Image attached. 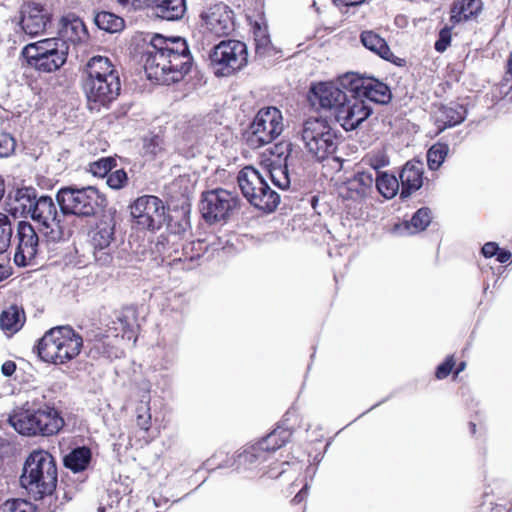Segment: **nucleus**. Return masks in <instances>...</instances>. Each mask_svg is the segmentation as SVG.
<instances>
[{"label":"nucleus","mask_w":512,"mask_h":512,"mask_svg":"<svg viewBox=\"0 0 512 512\" xmlns=\"http://www.w3.org/2000/svg\"><path fill=\"white\" fill-rule=\"evenodd\" d=\"M310 93V101L313 105L318 103L320 108L333 110L336 115L350 91L341 85L340 77L338 84L333 82L319 83L311 87Z\"/></svg>","instance_id":"22"},{"label":"nucleus","mask_w":512,"mask_h":512,"mask_svg":"<svg viewBox=\"0 0 512 512\" xmlns=\"http://www.w3.org/2000/svg\"><path fill=\"white\" fill-rule=\"evenodd\" d=\"M57 466L53 456L44 450L33 451L26 459L20 482L38 498L51 495L57 485Z\"/></svg>","instance_id":"3"},{"label":"nucleus","mask_w":512,"mask_h":512,"mask_svg":"<svg viewBox=\"0 0 512 512\" xmlns=\"http://www.w3.org/2000/svg\"><path fill=\"white\" fill-rule=\"evenodd\" d=\"M114 240L115 220L112 216H104L92 230L90 239L93 256L98 264L108 265L112 262Z\"/></svg>","instance_id":"19"},{"label":"nucleus","mask_w":512,"mask_h":512,"mask_svg":"<svg viewBox=\"0 0 512 512\" xmlns=\"http://www.w3.org/2000/svg\"><path fill=\"white\" fill-rule=\"evenodd\" d=\"M106 327L107 334L96 335L90 353L106 358H117L119 357V351L116 346L119 342V336L128 340L134 338V341H136L135 331L138 327L136 309L125 307L114 312L106 323Z\"/></svg>","instance_id":"5"},{"label":"nucleus","mask_w":512,"mask_h":512,"mask_svg":"<svg viewBox=\"0 0 512 512\" xmlns=\"http://www.w3.org/2000/svg\"><path fill=\"white\" fill-rule=\"evenodd\" d=\"M268 174L275 186L283 190L289 188L291 180L286 163L283 165L273 164Z\"/></svg>","instance_id":"38"},{"label":"nucleus","mask_w":512,"mask_h":512,"mask_svg":"<svg viewBox=\"0 0 512 512\" xmlns=\"http://www.w3.org/2000/svg\"><path fill=\"white\" fill-rule=\"evenodd\" d=\"M496 257H497L498 262L506 263L511 259L512 254L507 250H503V249L499 248Z\"/></svg>","instance_id":"55"},{"label":"nucleus","mask_w":512,"mask_h":512,"mask_svg":"<svg viewBox=\"0 0 512 512\" xmlns=\"http://www.w3.org/2000/svg\"><path fill=\"white\" fill-rule=\"evenodd\" d=\"M17 246L14 262L18 266H27L35 258L39 247V237L33 225L27 221H20L17 226Z\"/></svg>","instance_id":"23"},{"label":"nucleus","mask_w":512,"mask_h":512,"mask_svg":"<svg viewBox=\"0 0 512 512\" xmlns=\"http://www.w3.org/2000/svg\"><path fill=\"white\" fill-rule=\"evenodd\" d=\"M239 199L232 192L225 189H215L203 193L200 210L203 218L210 222L226 220L232 211L237 208Z\"/></svg>","instance_id":"16"},{"label":"nucleus","mask_w":512,"mask_h":512,"mask_svg":"<svg viewBox=\"0 0 512 512\" xmlns=\"http://www.w3.org/2000/svg\"><path fill=\"white\" fill-rule=\"evenodd\" d=\"M341 85L360 96L375 103L384 104L391 98L389 87L375 78H364L354 73L341 76Z\"/></svg>","instance_id":"18"},{"label":"nucleus","mask_w":512,"mask_h":512,"mask_svg":"<svg viewBox=\"0 0 512 512\" xmlns=\"http://www.w3.org/2000/svg\"><path fill=\"white\" fill-rule=\"evenodd\" d=\"M16 141L7 132H0V158L9 157L15 150Z\"/></svg>","instance_id":"46"},{"label":"nucleus","mask_w":512,"mask_h":512,"mask_svg":"<svg viewBox=\"0 0 512 512\" xmlns=\"http://www.w3.org/2000/svg\"><path fill=\"white\" fill-rule=\"evenodd\" d=\"M423 184H424V180H423L422 172L418 171V185H417L418 190L423 186Z\"/></svg>","instance_id":"62"},{"label":"nucleus","mask_w":512,"mask_h":512,"mask_svg":"<svg viewBox=\"0 0 512 512\" xmlns=\"http://www.w3.org/2000/svg\"><path fill=\"white\" fill-rule=\"evenodd\" d=\"M465 367H466V363L465 362H460L459 365L457 366L456 371H455V375H458L459 373L464 371Z\"/></svg>","instance_id":"61"},{"label":"nucleus","mask_w":512,"mask_h":512,"mask_svg":"<svg viewBox=\"0 0 512 512\" xmlns=\"http://www.w3.org/2000/svg\"><path fill=\"white\" fill-rule=\"evenodd\" d=\"M142 60L147 78L160 85L183 80L193 66V57L185 39L159 34L151 38Z\"/></svg>","instance_id":"1"},{"label":"nucleus","mask_w":512,"mask_h":512,"mask_svg":"<svg viewBox=\"0 0 512 512\" xmlns=\"http://www.w3.org/2000/svg\"><path fill=\"white\" fill-rule=\"evenodd\" d=\"M30 218L40 225L41 230L50 242L64 241L72 234L69 221H67L57 201L55 202L51 196H38Z\"/></svg>","instance_id":"9"},{"label":"nucleus","mask_w":512,"mask_h":512,"mask_svg":"<svg viewBox=\"0 0 512 512\" xmlns=\"http://www.w3.org/2000/svg\"><path fill=\"white\" fill-rule=\"evenodd\" d=\"M451 36V28L444 27L443 29H441L438 35V39L434 45L435 50L440 53L444 52L451 43Z\"/></svg>","instance_id":"48"},{"label":"nucleus","mask_w":512,"mask_h":512,"mask_svg":"<svg viewBox=\"0 0 512 512\" xmlns=\"http://www.w3.org/2000/svg\"><path fill=\"white\" fill-rule=\"evenodd\" d=\"M336 3L342 6H358L365 2V0H335Z\"/></svg>","instance_id":"58"},{"label":"nucleus","mask_w":512,"mask_h":512,"mask_svg":"<svg viewBox=\"0 0 512 512\" xmlns=\"http://www.w3.org/2000/svg\"><path fill=\"white\" fill-rule=\"evenodd\" d=\"M375 186L378 192L386 199H392L399 191L400 198L405 200L409 198L416 190V159L409 160L402 168L399 179L387 172H381L374 178Z\"/></svg>","instance_id":"14"},{"label":"nucleus","mask_w":512,"mask_h":512,"mask_svg":"<svg viewBox=\"0 0 512 512\" xmlns=\"http://www.w3.org/2000/svg\"><path fill=\"white\" fill-rule=\"evenodd\" d=\"M117 2L127 9L143 10L149 8L154 0H117Z\"/></svg>","instance_id":"50"},{"label":"nucleus","mask_w":512,"mask_h":512,"mask_svg":"<svg viewBox=\"0 0 512 512\" xmlns=\"http://www.w3.org/2000/svg\"><path fill=\"white\" fill-rule=\"evenodd\" d=\"M482 7L481 0H454L450 8V20L453 23H461L476 18Z\"/></svg>","instance_id":"31"},{"label":"nucleus","mask_w":512,"mask_h":512,"mask_svg":"<svg viewBox=\"0 0 512 512\" xmlns=\"http://www.w3.org/2000/svg\"><path fill=\"white\" fill-rule=\"evenodd\" d=\"M91 460V451L89 448L82 446L73 449L64 459V466L74 473L83 471L87 468Z\"/></svg>","instance_id":"34"},{"label":"nucleus","mask_w":512,"mask_h":512,"mask_svg":"<svg viewBox=\"0 0 512 512\" xmlns=\"http://www.w3.org/2000/svg\"><path fill=\"white\" fill-rule=\"evenodd\" d=\"M95 25L106 32L115 33L124 27V20L111 12H98L94 16Z\"/></svg>","instance_id":"36"},{"label":"nucleus","mask_w":512,"mask_h":512,"mask_svg":"<svg viewBox=\"0 0 512 512\" xmlns=\"http://www.w3.org/2000/svg\"><path fill=\"white\" fill-rule=\"evenodd\" d=\"M307 489H308V486L305 485L295 496L294 498L292 499V502L293 504H299L301 503L305 497H306V494H307Z\"/></svg>","instance_id":"57"},{"label":"nucleus","mask_w":512,"mask_h":512,"mask_svg":"<svg viewBox=\"0 0 512 512\" xmlns=\"http://www.w3.org/2000/svg\"><path fill=\"white\" fill-rule=\"evenodd\" d=\"M26 320L24 309L18 305H10L0 315V328L9 335L17 333Z\"/></svg>","instance_id":"32"},{"label":"nucleus","mask_w":512,"mask_h":512,"mask_svg":"<svg viewBox=\"0 0 512 512\" xmlns=\"http://www.w3.org/2000/svg\"><path fill=\"white\" fill-rule=\"evenodd\" d=\"M507 88L504 92L506 96H510L512 100V55L508 58L506 64V74L502 83V89Z\"/></svg>","instance_id":"51"},{"label":"nucleus","mask_w":512,"mask_h":512,"mask_svg":"<svg viewBox=\"0 0 512 512\" xmlns=\"http://www.w3.org/2000/svg\"><path fill=\"white\" fill-rule=\"evenodd\" d=\"M269 459L270 457L267 456V453L256 443L240 452L235 459V463L237 470L240 472L250 471L255 472V475H267L270 478L276 479L286 471L284 467L289 465V463L281 462L279 464L281 469L278 470V467L274 466L275 463L268 466L264 465Z\"/></svg>","instance_id":"17"},{"label":"nucleus","mask_w":512,"mask_h":512,"mask_svg":"<svg viewBox=\"0 0 512 512\" xmlns=\"http://www.w3.org/2000/svg\"><path fill=\"white\" fill-rule=\"evenodd\" d=\"M416 232V212L412 214L410 220L396 223L392 228V233L396 236H410Z\"/></svg>","instance_id":"44"},{"label":"nucleus","mask_w":512,"mask_h":512,"mask_svg":"<svg viewBox=\"0 0 512 512\" xmlns=\"http://www.w3.org/2000/svg\"><path fill=\"white\" fill-rule=\"evenodd\" d=\"M292 432L289 429L277 427L266 437L262 438L257 444L261 446L267 456L284 446L291 438Z\"/></svg>","instance_id":"33"},{"label":"nucleus","mask_w":512,"mask_h":512,"mask_svg":"<svg viewBox=\"0 0 512 512\" xmlns=\"http://www.w3.org/2000/svg\"><path fill=\"white\" fill-rule=\"evenodd\" d=\"M448 151V145L443 143H436L428 150L427 163L430 170H437L442 165Z\"/></svg>","instance_id":"39"},{"label":"nucleus","mask_w":512,"mask_h":512,"mask_svg":"<svg viewBox=\"0 0 512 512\" xmlns=\"http://www.w3.org/2000/svg\"><path fill=\"white\" fill-rule=\"evenodd\" d=\"M200 21L206 31L217 37L227 36L234 30V12L222 2L204 8Z\"/></svg>","instance_id":"20"},{"label":"nucleus","mask_w":512,"mask_h":512,"mask_svg":"<svg viewBox=\"0 0 512 512\" xmlns=\"http://www.w3.org/2000/svg\"><path fill=\"white\" fill-rule=\"evenodd\" d=\"M373 186V174L368 171H359L342 184L339 193L344 199L360 201L372 193Z\"/></svg>","instance_id":"25"},{"label":"nucleus","mask_w":512,"mask_h":512,"mask_svg":"<svg viewBox=\"0 0 512 512\" xmlns=\"http://www.w3.org/2000/svg\"><path fill=\"white\" fill-rule=\"evenodd\" d=\"M12 237V225L9 217L0 213V254L5 252L10 245Z\"/></svg>","instance_id":"41"},{"label":"nucleus","mask_w":512,"mask_h":512,"mask_svg":"<svg viewBox=\"0 0 512 512\" xmlns=\"http://www.w3.org/2000/svg\"><path fill=\"white\" fill-rule=\"evenodd\" d=\"M38 194L33 187H21L11 191L7 197L8 211L14 217H30Z\"/></svg>","instance_id":"26"},{"label":"nucleus","mask_w":512,"mask_h":512,"mask_svg":"<svg viewBox=\"0 0 512 512\" xmlns=\"http://www.w3.org/2000/svg\"><path fill=\"white\" fill-rule=\"evenodd\" d=\"M82 89L91 110L108 108L121 91L118 71L109 58L93 56L84 66L81 76Z\"/></svg>","instance_id":"2"},{"label":"nucleus","mask_w":512,"mask_h":512,"mask_svg":"<svg viewBox=\"0 0 512 512\" xmlns=\"http://www.w3.org/2000/svg\"><path fill=\"white\" fill-rule=\"evenodd\" d=\"M21 14V27L32 37L45 33L51 25L52 15L42 4L29 1L23 5Z\"/></svg>","instance_id":"24"},{"label":"nucleus","mask_w":512,"mask_h":512,"mask_svg":"<svg viewBox=\"0 0 512 512\" xmlns=\"http://www.w3.org/2000/svg\"><path fill=\"white\" fill-rule=\"evenodd\" d=\"M1 512H35V507L23 499H11L4 503Z\"/></svg>","instance_id":"43"},{"label":"nucleus","mask_w":512,"mask_h":512,"mask_svg":"<svg viewBox=\"0 0 512 512\" xmlns=\"http://www.w3.org/2000/svg\"><path fill=\"white\" fill-rule=\"evenodd\" d=\"M283 128L281 111L276 107H266L257 112L243 137L248 147L259 149L272 143Z\"/></svg>","instance_id":"12"},{"label":"nucleus","mask_w":512,"mask_h":512,"mask_svg":"<svg viewBox=\"0 0 512 512\" xmlns=\"http://www.w3.org/2000/svg\"><path fill=\"white\" fill-rule=\"evenodd\" d=\"M69 51V45L64 40L46 38L26 45L22 55L29 66L39 72L51 73L62 67Z\"/></svg>","instance_id":"10"},{"label":"nucleus","mask_w":512,"mask_h":512,"mask_svg":"<svg viewBox=\"0 0 512 512\" xmlns=\"http://www.w3.org/2000/svg\"><path fill=\"white\" fill-rule=\"evenodd\" d=\"M56 201L67 221L71 216L80 218L94 216L107 205L106 197L93 186L62 187L56 193Z\"/></svg>","instance_id":"7"},{"label":"nucleus","mask_w":512,"mask_h":512,"mask_svg":"<svg viewBox=\"0 0 512 512\" xmlns=\"http://www.w3.org/2000/svg\"><path fill=\"white\" fill-rule=\"evenodd\" d=\"M499 250V246L495 242H487L482 247V254L486 258H491L493 256L497 255V252Z\"/></svg>","instance_id":"53"},{"label":"nucleus","mask_w":512,"mask_h":512,"mask_svg":"<svg viewBox=\"0 0 512 512\" xmlns=\"http://www.w3.org/2000/svg\"><path fill=\"white\" fill-rule=\"evenodd\" d=\"M211 460H212V459H209V460H207V461H206L205 465H206V467H207V468H209V467L211 466V463H210V462H211Z\"/></svg>","instance_id":"64"},{"label":"nucleus","mask_w":512,"mask_h":512,"mask_svg":"<svg viewBox=\"0 0 512 512\" xmlns=\"http://www.w3.org/2000/svg\"><path fill=\"white\" fill-rule=\"evenodd\" d=\"M207 251V244L204 240H195L191 242H187L182 245V253L178 258H174V262H186L189 261L193 263L198 260L204 253ZM193 267L192 264H188L184 268L191 269Z\"/></svg>","instance_id":"35"},{"label":"nucleus","mask_w":512,"mask_h":512,"mask_svg":"<svg viewBox=\"0 0 512 512\" xmlns=\"http://www.w3.org/2000/svg\"><path fill=\"white\" fill-rule=\"evenodd\" d=\"M128 177L123 169L110 171L107 175V185L112 189H121L127 183Z\"/></svg>","instance_id":"45"},{"label":"nucleus","mask_w":512,"mask_h":512,"mask_svg":"<svg viewBox=\"0 0 512 512\" xmlns=\"http://www.w3.org/2000/svg\"><path fill=\"white\" fill-rule=\"evenodd\" d=\"M467 115L466 108L458 103L442 105L434 111L433 117L439 131L462 123Z\"/></svg>","instance_id":"27"},{"label":"nucleus","mask_w":512,"mask_h":512,"mask_svg":"<svg viewBox=\"0 0 512 512\" xmlns=\"http://www.w3.org/2000/svg\"><path fill=\"white\" fill-rule=\"evenodd\" d=\"M130 210L136 225L145 230H158L166 221L163 201L153 195L138 197Z\"/></svg>","instance_id":"15"},{"label":"nucleus","mask_w":512,"mask_h":512,"mask_svg":"<svg viewBox=\"0 0 512 512\" xmlns=\"http://www.w3.org/2000/svg\"><path fill=\"white\" fill-rule=\"evenodd\" d=\"M155 16L167 21L181 19L186 12L185 0H154L149 7Z\"/></svg>","instance_id":"30"},{"label":"nucleus","mask_w":512,"mask_h":512,"mask_svg":"<svg viewBox=\"0 0 512 512\" xmlns=\"http://www.w3.org/2000/svg\"><path fill=\"white\" fill-rule=\"evenodd\" d=\"M116 166V160L112 157H103L90 163L89 171L97 177H105Z\"/></svg>","instance_id":"40"},{"label":"nucleus","mask_w":512,"mask_h":512,"mask_svg":"<svg viewBox=\"0 0 512 512\" xmlns=\"http://www.w3.org/2000/svg\"><path fill=\"white\" fill-rule=\"evenodd\" d=\"M158 146H159V138L157 136H155L150 140V143L145 145V148H146L147 152H149L151 154H156Z\"/></svg>","instance_id":"56"},{"label":"nucleus","mask_w":512,"mask_h":512,"mask_svg":"<svg viewBox=\"0 0 512 512\" xmlns=\"http://www.w3.org/2000/svg\"><path fill=\"white\" fill-rule=\"evenodd\" d=\"M88 31L84 22L75 16H66L61 20V27L59 29V37L57 39L64 40L73 44L84 43L88 39Z\"/></svg>","instance_id":"28"},{"label":"nucleus","mask_w":512,"mask_h":512,"mask_svg":"<svg viewBox=\"0 0 512 512\" xmlns=\"http://www.w3.org/2000/svg\"><path fill=\"white\" fill-rule=\"evenodd\" d=\"M137 425L144 431H148L151 426V414L149 408L146 405H141L136 409Z\"/></svg>","instance_id":"47"},{"label":"nucleus","mask_w":512,"mask_h":512,"mask_svg":"<svg viewBox=\"0 0 512 512\" xmlns=\"http://www.w3.org/2000/svg\"><path fill=\"white\" fill-rule=\"evenodd\" d=\"M363 163L371 167L373 170L377 171V174L380 173L379 170L381 168L386 167L389 164V158L383 151H376L367 154L363 158Z\"/></svg>","instance_id":"42"},{"label":"nucleus","mask_w":512,"mask_h":512,"mask_svg":"<svg viewBox=\"0 0 512 512\" xmlns=\"http://www.w3.org/2000/svg\"><path fill=\"white\" fill-rule=\"evenodd\" d=\"M82 337L69 326L51 328L38 341L37 352L42 361L64 364L79 355Z\"/></svg>","instance_id":"6"},{"label":"nucleus","mask_w":512,"mask_h":512,"mask_svg":"<svg viewBox=\"0 0 512 512\" xmlns=\"http://www.w3.org/2000/svg\"><path fill=\"white\" fill-rule=\"evenodd\" d=\"M301 139L308 153L316 160H332L333 168H342L341 158L335 156L338 147L337 132L329 122L320 117H311L304 121L301 130Z\"/></svg>","instance_id":"4"},{"label":"nucleus","mask_w":512,"mask_h":512,"mask_svg":"<svg viewBox=\"0 0 512 512\" xmlns=\"http://www.w3.org/2000/svg\"><path fill=\"white\" fill-rule=\"evenodd\" d=\"M210 64L217 77H226L241 70L248 60L246 44L238 40H224L211 51Z\"/></svg>","instance_id":"13"},{"label":"nucleus","mask_w":512,"mask_h":512,"mask_svg":"<svg viewBox=\"0 0 512 512\" xmlns=\"http://www.w3.org/2000/svg\"><path fill=\"white\" fill-rule=\"evenodd\" d=\"M470 426H471V430L472 432L474 433L475 432V429H476V426L474 423H470Z\"/></svg>","instance_id":"63"},{"label":"nucleus","mask_w":512,"mask_h":512,"mask_svg":"<svg viewBox=\"0 0 512 512\" xmlns=\"http://www.w3.org/2000/svg\"><path fill=\"white\" fill-rule=\"evenodd\" d=\"M238 184L244 197L257 209L273 212L280 203L279 194L252 166L244 167L238 174Z\"/></svg>","instance_id":"11"},{"label":"nucleus","mask_w":512,"mask_h":512,"mask_svg":"<svg viewBox=\"0 0 512 512\" xmlns=\"http://www.w3.org/2000/svg\"><path fill=\"white\" fill-rule=\"evenodd\" d=\"M16 370V364L13 361H6L2 364L1 371L4 376H11Z\"/></svg>","instance_id":"54"},{"label":"nucleus","mask_w":512,"mask_h":512,"mask_svg":"<svg viewBox=\"0 0 512 512\" xmlns=\"http://www.w3.org/2000/svg\"><path fill=\"white\" fill-rule=\"evenodd\" d=\"M5 193V183L3 178L0 176V200L3 198Z\"/></svg>","instance_id":"60"},{"label":"nucleus","mask_w":512,"mask_h":512,"mask_svg":"<svg viewBox=\"0 0 512 512\" xmlns=\"http://www.w3.org/2000/svg\"><path fill=\"white\" fill-rule=\"evenodd\" d=\"M9 423L19 434L25 436L54 435L64 426L60 413L50 406L16 413L9 417Z\"/></svg>","instance_id":"8"},{"label":"nucleus","mask_w":512,"mask_h":512,"mask_svg":"<svg viewBox=\"0 0 512 512\" xmlns=\"http://www.w3.org/2000/svg\"><path fill=\"white\" fill-rule=\"evenodd\" d=\"M9 276V271L6 266L0 263V282Z\"/></svg>","instance_id":"59"},{"label":"nucleus","mask_w":512,"mask_h":512,"mask_svg":"<svg viewBox=\"0 0 512 512\" xmlns=\"http://www.w3.org/2000/svg\"><path fill=\"white\" fill-rule=\"evenodd\" d=\"M253 34L256 54L261 57L266 56L271 50V40L267 28L256 24Z\"/></svg>","instance_id":"37"},{"label":"nucleus","mask_w":512,"mask_h":512,"mask_svg":"<svg viewBox=\"0 0 512 512\" xmlns=\"http://www.w3.org/2000/svg\"><path fill=\"white\" fill-rule=\"evenodd\" d=\"M362 44L374 52L382 59L387 60L397 66H404L405 59L395 56L390 50L386 41L373 31H364L361 33Z\"/></svg>","instance_id":"29"},{"label":"nucleus","mask_w":512,"mask_h":512,"mask_svg":"<svg viewBox=\"0 0 512 512\" xmlns=\"http://www.w3.org/2000/svg\"><path fill=\"white\" fill-rule=\"evenodd\" d=\"M455 365V360L452 355L448 356L446 360L441 363L436 369V378L437 379H445L452 371Z\"/></svg>","instance_id":"49"},{"label":"nucleus","mask_w":512,"mask_h":512,"mask_svg":"<svg viewBox=\"0 0 512 512\" xmlns=\"http://www.w3.org/2000/svg\"><path fill=\"white\" fill-rule=\"evenodd\" d=\"M372 113V108L357 94L350 92L335 115L337 122L346 130L352 131Z\"/></svg>","instance_id":"21"},{"label":"nucleus","mask_w":512,"mask_h":512,"mask_svg":"<svg viewBox=\"0 0 512 512\" xmlns=\"http://www.w3.org/2000/svg\"><path fill=\"white\" fill-rule=\"evenodd\" d=\"M433 217L429 208L418 209V231L425 230L431 223Z\"/></svg>","instance_id":"52"}]
</instances>
